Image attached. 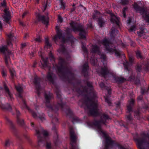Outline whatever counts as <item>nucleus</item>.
I'll list each match as a JSON object with an SVG mask.
<instances>
[{
  "label": "nucleus",
  "instance_id": "36",
  "mask_svg": "<svg viewBox=\"0 0 149 149\" xmlns=\"http://www.w3.org/2000/svg\"><path fill=\"white\" fill-rule=\"evenodd\" d=\"M46 6H46V5H45V6L44 7H45V8H46Z\"/></svg>",
  "mask_w": 149,
  "mask_h": 149
},
{
  "label": "nucleus",
  "instance_id": "26",
  "mask_svg": "<svg viewBox=\"0 0 149 149\" xmlns=\"http://www.w3.org/2000/svg\"><path fill=\"white\" fill-rule=\"evenodd\" d=\"M101 58H103V59H104L105 58V56H102L101 57Z\"/></svg>",
  "mask_w": 149,
  "mask_h": 149
},
{
  "label": "nucleus",
  "instance_id": "43",
  "mask_svg": "<svg viewBox=\"0 0 149 149\" xmlns=\"http://www.w3.org/2000/svg\"><path fill=\"white\" fill-rule=\"evenodd\" d=\"M58 30H57V33H58Z\"/></svg>",
  "mask_w": 149,
  "mask_h": 149
},
{
  "label": "nucleus",
  "instance_id": "31",
  "mask_svg": "<svg viewBox=\"0 0 149 149\" xmlns=\"http://www.w3.org/2000/svg\"><path fill=\"white\" fill-rule=\"evenodd\" d=\"M105 101L108 103L109 102L108 100L107 99H105Z\"/></svg>",
  "mask_w": 149,
  "mask_h": 149
},
{
  "label": "nucleus",
  "instance_id": "13",
  "mask_svg": "<svg viewBox=\"0 0 149 149\" xmlns=\"http://www.w3.org/2000/svg\"><path fill=\"white\" fill-rule=\"evenodd\" d=\"M136 56L137 57L141 58V57L140 53L139 51L136 52Z\"/></svg>",
  "mask_w": 149,
  "mask_h": 149
},
{
  "label": "nucleus",
  "instance_id": "24",
  "mask_svg": "<svg viewBox=\"0 0 149 149\" xmlns=\"http://www.w3.org/2000/svg\"><path fill=\"white\" fill-rule=\"evenodd\" d=\"M44 135L45 136L47 135L48 134V133L47 132H45L44 133Z\"/></svg>",
  "mask_w": 149,
  "mask_h": 149
},
{
  "label": "nucleus",
  "instance_id": "1",
  "mask_svg": "<svg viewBox=\"0 0 149 149\" xmlns=\"http://www.w3.org/2000/svg\"><path fill=\"white\" fill-rule=\"evenodd\" d=\"M0 5V7L1 9L4 10V14L2 17L1 18V19L3 20L4 22L6 23H9V22L10 20V16L8 11L6 10V3L4 1Z\"/></svg>",
  "mask_w": 149,
  "mask_h": 149
},
{
  "label": "nucleus",
  "instance_id": "16",
  "mask_svg": "<svg viewBox=\"0 0 149 149\" xmlns=\"http://www.w3.org/2000/svg\"><path fill=\"white\" fill-rule=\"evenodd\" d=\"M35 40L36 41L39 42L41 41V39L40 37H39L38 38H36L35 39Z\"/></svg>",
  "mask_w": 149,
  "mask_h": 149
},
{
  "label": "nucleus",
  "instance_id": "14",
  "mask_svg": "<svg viewBox=\"0 0 149 149\" xmlns=\"http://www.w3.org/2000/svg\"><path fill=\"white\" fill-rule=\"evenodd\" d=\"M10 144V142L9 140H6L5 143V145L6 146H9Z\"/></svg>",
  "mask_w": 149,
  "mask_h": 149
},
{
  "label": "nucleus",
  "instance_id": "47",
  "mask_svg": "<svg viewBox=\"0 0 149 149\" xmlns=\"http://www.w3.org/2000/svg\"><path fill=\"white\" fill-rule=\"evenodd\" d=\"M18 123L20 124V123L19 122H18Z\"/></svg>",
  "mask_w": 149,
  "mask_h": 149
},
{
  "label": "nucleus",
  "instance_id": "38",
  "mask_svg": "<svg viewBox=\"0 0 149 149\" xmlns=\"http://www.w3.org/2000/svg\"><path fill=\"white\" fill-rule=\"evenodd\" d=\"M47 77H48V79H49V76H48Z\"/></svg>",
  "mask_w": 149,
  "mask_h": 149
},
{
  "label": "nucleus",
  "instance_id": "12",
  "mask_svg": "<svg viewBox=\"0 0 149 149\" xmlns=\"http://www.w3.org/2000/svg\"><path fill=\"white\" fill-rule=\"evenodd\" d=\"M16 88L18 91H21L22 90V88L21 87L19 86H16Z\"/></svg>",
  "mask_w": 149,
  "mask_h": 149
},
{
  "label": "nucleus",
  "instance_id": "25",
  "mask_svg": "<svg viewBox=\"0 0 149 149\" xmlns=\"http://www.w3.org/2000/svg\"><path fill=\"white\" fill-rule=\"evenodd\" d=\"M104 85L103 83L101 84H100V86L102 87H103V86Z\"/></svg>",
  "mask_w": 149,
  "mask_h": 149
},
{
  "label": "nucleus",
  "instance_id": "11",
  "mask_svg": "<svg viewBox=\"0 0 149 149\" xmlns=\"http://www.w3.org/2000/svg\"><path fill=\"white\" fill-rule=\"evenodd\" d=\"M63 21V19L59 15L58 16V22H62Z\"/></svg>",
  "mask_w": 149,
  "mask_h": 149
},
{
  "label": "nucleus",
  "instance_id": "9",
  "mask_svg": "<svg viewBox=\"0 0 149 149\" xmlns=\"http://www.w3.org/2000/svg\"><path fill=\"white\" fill-rule=\"evenodd\" d=\"M10 74L12 77H14L15 76V72L13 69L10 70Z\"/></svg>",
  "mask_w": 149,
  "mask_h": 149
},
{
  "label": "nucleus",
  "instance_id": "39",
  "mask_svg": "<svg viewBox=\"0 0 149 149\" xmlns=\"http://www.w3.org/2000/svg\"><path fill=\"white\" fill-rule=\"evenodd\" d=\"M138 146H139V147H140V146H139V144H138Z\"/></svg>",
  "mask_w": 149,
  "mask_h": 149
},
{
  "label": "nucleus",
  "instance_id": "2",
  "mask_svg": "<svg viewBox=\"0 0 149 149\" xmlns=\"http://www.w3.org/2000/svg\"><path fill=\"white\" fill-rule=\"evenodd\" d=\"M0 107L2 109L7 111H10L11 107L9 104L6 103L4 99H1L0 101Z\"/></svg>",
  "mask_w": 149,
  "mask_h": 149
},
{
  "label": "nucleus",
  "instance_id": "5",
  "mask_svg": "<svg viewBox=\"0 0 149 149\" xmlns=\"http://www.w3.org/2000/svg\"><path fill=\"white\" fill-rule=\"evenodd\" d=\"M70 135L71 141L72 142H74L75 141L76 137L75 136L74 132L73 131H70Z\"/></svg>",
  "mask_w": 149,
  "mask_h": 149
},
{
  "label": "nucleus",
  "instance_id": "35",
  "mask_svg": "<svg viewBox=\"0 0 149 149\" xmlns=\"http://www.w3.org/2000/svg\"><path fill=\"white\" fill-rule=\"evenodd\" d=\"M94 48H95V49H97V46H95L94 47Z\"/></svg>",
  "mask_w": 149,
  "mask_h": 149
},
{
  "label": "nucleus",
  "instance_id": "37",
  "mask_svg": "<svg viewBox=\"0 0 149 149\" xmlns=\"http://www.w3.org/2000/svg\"><path fill=\"white\" fill-rule=\"evenodd\" d=\"M140 97V99H141V98H142V97L141 96Z\"/></svg>",
  "mask_w": 149,
  "mask_h": 149
},
{
  "label": "nucleus",
  "instance_id": "17",
  "mask_svg": "<svg viewBox=\"0 0 149 149\" xmlns=\"http://www.w3.org/2000/svg\"><path fill=\"white\" fill-rule=\"evenodd\" d=\"M51 144L50 143H48L46 145V147L47 148H50Z\"/></svg>",
  "mask_w": 149,
  "mask_h": 149
},
{
  "label": "nucleus",
  "instance_id": "32",
  "mask_svg": "<svg viewBox=\"0 0 149 149\" xmlns=\"http://www.w3.org/2000/svg\"><path fill=\"white\" fill-rule=\"evenodd\" d=\"M39 0H36V2L37 3H39Z\"/></svg>",
  "mask_w": 149,
  "mask_h": 149
},
{
  "label": "nucleus",
  "instance_id": "49",
  "mask_svg": "<svg viewBox=\"0 0 149 149\" xmlns=\"http://www.w3.org/2000/svg\"><path fill=\"white\" fill-rule=\"evenodd\" d=\"M3 1H4V0H3Z\"/></svg>",
  "mask_w": 149,
  "mask_h": 149
},
{
  "label": "nucleus",
  "instance_id": "28",
  "mask_svg": "<svg viewBox=\"0 0 149 149\" xmlns=\"http://www.w3.org/2000/svg\"><path fill=\"white\" fill-rule=\"evenodd\" d=\"M143 33V32H139L138 33V35H140V34L139 33H141V34H142Z\"/></svg>",
  "mask_w": 149,
  "mask_h": 149
},
{
  "label": "nucleus",
  "instance_id": "30",
  "mask_svg": "<svg viewBox=\"0 0 149 149\" xmlns=\"http://www.w3.org/2000/svg\"><path fill=\"white\" fill-rule=\"evenodd\" d=\"M127 109L129 111H130L131 110V108L129 107H128Z\"/></svg>",
  "mask_w": 149,
  "mask_h": 149
},
{
  "label": "nucleus",
  "instance_id": "27",
  "mask_svg": "<svg viewBox=\"0 0 149 149\" xmlns=\"http://www.w3.org/2000/svg\"><path fill=\"white\" fill-rule=\"evenodd\" d=\"M134 102V100L133 99H132V102L131 103V104H133Z\"/></svg>",
  "mask_w": 149,
  "mask_h": 149
},
{
  "label": "nucleus",
  "instance_id": "34",
  "mask_svg": "<svg viewBox=\"0 0 149 149\" xmlns=\"http://www.w3.org/2000/svg\"><path fill=\"white\" fill-rule=\"evenodd\" d=\"M47 43L48 45H49V46H50V45L49 44V43L48 42H47Z\"/></svg>",
  "mask_w": 149,
  "mask_h": 149
},
{
  "label": "nucleus",
  "instance_id": "21",
  "mask_svg": "<svg viewBox=\"0 0 149 149\" xmlns=\"http://www.w3.org/2000/svg\"><path fill=\"white\" fill-rule=\"evenodd\" d=\"M28 13V12H25L22 15V17H24V16L26 15Z\"/></svg>",
  "mask_w": 149,
  "mask_h": 149
},
{
  "label": "nucleus",
  "instance_id": "7",
  "mask_svg": "<svg viewBox=\"0 0 149 149\" xmlns=\"http://www.w3.org/2000/svg\"><path fill=\"white\" fill-rule=\"evenodd\" d=\"M5 119L7 124L10 125H12V122L8 118L6 117Z\"/></svg>",
  "mask_w": 149,
  "mask_h": 149
},
{
  "label": "nucleus",
  "instance_id": "19",
  "mask_svg": "<svg viewBox=\"0 0 149 149\" xmlns=\"http://www.w3.org/2000/svg\"><path fill=\"white\" fill-rule=\"evenodd\" d=\"M128 1L127 0H125L122 2V3L123 4H125L127 3Z\"/></svg>",
  "mask_w": 149,
  "mask_h": 149
},
{
  "label": "nucleus",
  "instance_id": "20",
  "mask_svg": "<svg viewBox=\"0 0 149 149\" xmlns=\"http://www.w3.org/2000/svg\"><path fill=\"white\" fill-rule=\"evenodd\" d=\"M131 19L130 18L128 19V20L127 21V24H130V23L131 22Z\"/></svg>",
  "mask_w": 149,
  "mask_h": 149
},
{
  "label": "nucleus",
  "instance_id": "4",
  "mask_svg": "<svg viewBox=\"0 0 149 149\" xmlns=\"http://www.w3.org/2000/svg\"><path fill=\"white\" fill-rule=\"evenodd\" d=\"M40 18L43 24H48V17L47 16L45 17L44 16H42L40 17Z\"/></svg>",
  "mask_w": 149,
  "mask_h": 149
},
{
  "label": "nucleus",
  "instance_id": "45",
  "mask_svg": "<svg viewBox=\"0 0 149 149\" xmlns=\"http://www.w3.org/2000/svg\"><path fill=\"white\" fill-rule=\"evenodd\" d=\"M136 3H134V5H136Z\"/></svg>",
  "mask_w": 149,
  "mask_h": 149
},
{
  "label": "nucleus",
  "instance_id": "23",
  "mask_svg": "<svg viewBox=\"0 0 149 149\" xmlns=\"http://www.w3.org/2000/svg\"><path fill=\"white\" fill-rule=\"evenodd\" d=\"M32 115L33 117L36 118V114L34 112L32 113Z\"/></svg>",
  "mask_w": 149,
  "mask_h": 149
},
{
  "label": "nucleus",
  "instance_id": "15",
  "mask_svg": "<svg viewBox=\"0 0 149 149\" xmlns=\"http://www.w3.org/2000/svg\"><path fill=\"white\" fill-rule=\"evenodd\" d=\"M2 74L3 77H5L6 76V71L4 70H3L2 72Z\"/></svg>",
  "mask_w": 149,
  "mask_h": 149
},
{
  "label": "nucleus",
  "instance_id": "22",
  "mask_svg": "<svg viewBox=\"0 0 149 149\" xmlns=\"http://www.w3.org/2000/svg\"><path fill=\"white\" fill-rule=\"evenodd\" d=\"M2 28V24L1 22L0 21V31L1 30Z\"/></svg>",
  "mask_w": 149,
  "mask_h": 149
},
{
  "label": "nucleus",
  "instance_id": "6",
  "mask_svg": "<svg viewBox=\"0 0 149 149\" xmlns=\"http://www.w3.org/2000/svg\"><path fill=\"white\" fill-rule=\"evenodd\" d=\"M8 37L9 39L12 41H13L15 39V37H14L13 33H10L8 35Z\"/></svg>",
  "mask_w": 149,
  "mask_h": 149
},
{
  "label": "nucleus",
  "instance_id": "40",
  "mask_svg": "<svg viewBox=\"0 0 149 149\" xmlns=\"http://www.w3.org/2000/svg\"><path fill=\"white\" fill-rule=\"evenodd\" d=\"M2 88L1 87H0V89H2Z\"/></svg>",
  "mask_w": 149,
  "mask_h": 149
},
{
  "label": "nucleus",
  "instance_id": "8",
  "mask_svg": "<svg viewBox=\"0 0 149 149\" xmlns=\"http://www.w3.org/2000/svg\"><path fill=\"white\" fill-rule=\"evenodd\" d=\"M6 50V46H2L0 47V52L3 53Z\"/></svg>",
  "mask_w": 149,
  "mask_h": 149
},
{
  "label": "nucleus",
  "instance_id": "41",
  "mask_svg": "<svg viewBox=\"0 0 149 149\" xmlns=\"http://www.w3.org/2000/svg\"><path fill=\"white\" fill-rule=\"evenodd\" d=\"M32 55H33V53H32Z\"/></svg>",
  "mask_w": 149,
  "mask_h": 149
},
{
  "label": "nucleus",
  "instance_id": "10",
  "mask_svg": "<svg viewBox=\"0 0 149 149\" xmlns=\"http://www.w3.org/2000/svg\"><path fill=\"white\" fill-rule=\"evenodd\" d=\"M5 61L6 64L8 65L10 63V58L8 56L5 57Z\"/></svg>",
  "mask_w": 149,
  "mask_h": 149
},
{
  "label": "nucleus",
  "instance_id": "44",
  "mask_svg": "<svg viewBox=\"0 0 149 149\" xmlns=\"http://www.w3.org/2000/svg\"><path fill=\"white\" fill-rule=\"evenodd\" d=\"M104 41H106L107 42V40H104Z\"/></svg>",
  "mask_w": 149,
  "mask_h": 149
},
{
  "label": "nucleus",
  "instance_id": "33",
  "mask_svg": "<svg viewBox=\"0 0 149 149\" xmlns=\"http://www.w3.org/2000/svg\"><path fill=\"white\" fill-rule=\"evenodd\" d=\"M16 111H17V114H19V111H18L17 110Z\"/></svg>",
  "mask_w": 149,
  "mask_h": 149
},
{
  "label": "nucleus",
  "instance_id": "46",
  "mask_svg": "<svg viewBox=\"0 0 149 149\" xmlns=\"http://www.w3.org/2000/svg\"><path fill=\"white\" fill-rule=\"evenodd\" d=\"M140 13H141V12H140Z\"/></svg>",
  "mask_w": 149,
  "mask_h": 149
},
{
  "label": "nucleus",
  "instance_id": "48",
  "mask_svg": "<svg viewBox=\"0 0 149 149\" xmlns=\"http://www.w3.org/2000/svg\"><path fill=\"white\" fill-rule=\"evenodd\" d=\"M79 34H80V35H81V33H80Z\"/></svg>",
  "mask_w": 149,
  "mask_h": 149
},
{
  "label": "nucleus",
  "instance_id": "29",
  "mask_svg": "<svg viewBox=\"0 0 149 149\" xmlns=\"http://www.w3.org/2000/svg\"><path fill=\"white\" fill-rule=\"evenodd\" d=\"M123 15H124V17H125V12H124V11L123 12Z\"/></svg>",
  "mask_w": 149,
  "mask_h": 149
},
{
  "label": "nucleus",
  "instance_id": "42",
  "mask_svg": "<svg viewBox=\"0 0 149 149\" xmlns=\"http://www.w3.org/2000/svg\"><path fill=\"white\" fill-rule=\"evenodd\" d=\"M20 120L22 121H23V120Z\"/></svg>",
  "mask_w": 149,
  "mask_h": 149
},
{
  "label": "nucleus",
  "instance_id": "3",
  "mask_svg": "<svg viewBox=\"0 0 149 149\" xmlns=\"http://www.w3.org/2000/svg\"><path fill=\"white\" fill-rule=\"evenodd\" d=\"M3 94L7 97L10 98V99H12V94L10 92L9 89L6 86H4V89L3 91Z\"/></svg>",
  "mask_w": 149,
  "mask_h": 149
},
{
  "label": "nucleus",
  "instance_id": "18",
  "mask_svg": "<svg viewBox=\"0 0 149 149\" xmlns=\"http://www.w3.org/2000/svg\"><path fill=\"white\" fill-rule=\"evenodd\" d=\"M7 45L8 46H10V47H12V43H11V42H7Z\"/></svg>",
  "mask_w": 149,
  "mask_h": 149
}]
</instances>
